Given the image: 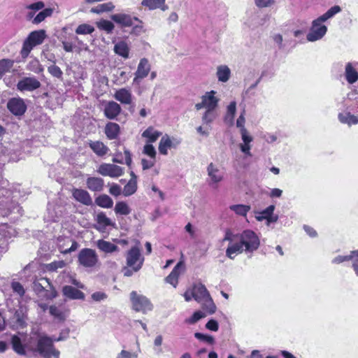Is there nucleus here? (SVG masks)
<instances>
[{"label":"nucleus","mask_w":358,"mask_h":358,"mask_svg":"<svg viewBox=\"0 0 358 358\" xmlns=\"http://www.w3.org/2000/svg\"><path fill=\"white\" fill-rule=\"evenodd\" d=\"M223 241L229 242L226 255L231 259H234L238 254L252 253L259 248L260 245L259 236L250 229L244 230L237 234H234L228 230L225 233Z\"/></svg>","instance_id":"f257e3e1"},{"label":"nucleus","mask_w":358,"mask_h":358,"mask_svg":"<svg viewBox=\"0 0 358 358\" xmlns=\"http://www.w3.org/2000/svg\"><path fill=\"white\" fill-rule=\"evenodd\" d=\"M220 99L215 90L206 92L201 96V101L195 104L197 110L204 109L201 116L203 124H210L218 117L217 108Z\"/></svg>","instance_id":"f03ea898"},{"label":"nucleus","mask_w":358,"mask_h":358,"mask_svg":"<svg viewBox=\"0 0 358 358\" xmlns=\"http://www.w3.org/2000/svg\"><path fill=\"white\" fill-rule=\"evenodd\" d=\"M29 350L36 356L41 358H60V351L54 345V342L59 341L61 338H51L44 334L37 335Z\"/></svg>","instance_id":"7ed1b4c3"},{"label":"nucleus","mask_w":358,"mask_h":358,"mask_svg":"<svg viewBox=\"0 0 358 358\" xmlns=\"http://www.w3.org/2000/svg\"><path fill=\"white\" fill-rule=\"evenodd\" d=\"M341 11V8L339 6H334L323 15L313 20L309 32L306 36L307 41L315 42L321 40L327 32V27L324 23Z\"/></svg>","instance_id":"20e7f679"},{"label":"nucleus","mask_w":358,"mask_h":358,"mask_svg":"<svg viewBox=\"0 0 358 358\" xmlns=\"http://www.w3.org/2000/svg\"><path fill=\"white\" fill-rule=\"evenodd\" d=\"M193 289L194 300L199 303L209 314H213L216 310V306L205 285L201 283L195 284Z\"/></svg>","instance_id":"39448f33"},{"label":"nucleus","mask_w":358,"mask_h":358,"mask_svg":"<svg viewBox=\"0 0 358 358\" xmlns=\"http://www.w3.org/2000/svg\"><path fill=\"white\" fill-rule=\"evenodd\" d=\"M46 34L45 30L41 29L31 31L24 41L20 55L23 59H26L34 47L43 43Z\"/></svg>","instance_id":"423d86ee"},{"label":"nucleus","mask_w":358,"mask_h":358,"mask_svg":"<svg viewBox=\"0 0 358 358\" xmlns=\"http://www.w3.org/2000/svg\"><path fill=\"white\" fill-rule=\"evenodd\" d=\"M130 299L134 310L137 312L145 314L153 308L152 304L146 296L138 294L135 291L131 292Z\"/></svg>","instance_id":"0eeeda50"},{"label":"nucleus","mask_w":358,"mask_h":358,"mask_svg":"<svg viewBox=\"0 0 358 358\" xmlns=\"http://www.w3.org/2000/svg\"><path fill=\"white\" fill-rule=\"evenodd\" d=\"M126 260L128 267L131 268L134 271H138L143 264L144 257L141 253L140 248L134 246L127 252Z\"/></svg>","instance_id":"6e6552de"},{"label":"nucleus","mask_w":358,"mask_h":358,"mask_svg":"<svg viewBox=\"0 0 358 358\" xmlns=\"http://www.w3.org/2000/svg\"><path fill=\"white\" fill-rule=\"evenodd\" d=\"M206 171L210 186L217 187L224 180V173L217 164L210 163L206 168Z\"/></svg>","instance_id":"1a4fd4ad"},{"label":"nucleus","mask_w":358,"mask_h":358,"mask_svg":"<svg viewBox=\"0 0 358 358\" xmlns=\"http://www.w3.org/2000/svg\"><path fill=\"white\" fill-rule=\"evenodd\" d=\"M78 262L85 268H92L96 265L99 261L96 252L90 248H85L80 251Z\"/></svg>","instance_id":"9d476101"},{"label":"nucleus","mask_w":358,"mask_h":358,"mask_svg":"<svg viewBox=\"0 0 358 358\" xmlns=\"http://www.w3.org/2000/svg\"><path fill=\"white\" fill-rule=\"evenodd\" d=\"M97 172L103 176L118 178L123 175L124 169L113 164H101L97 169Z\"/></svg>","instance_id":"9b49d317"},{"label":"nucleus","mask_w":358,"mask_h":358,"mask_svg":"<svg viewBox=\"0 0 358 358\" xmlns=\"http://www.w3.org/2000/svg\"><path fill=\"white\" fill-rule=\"evenodd\" d=\"M180 143V139L165 134L160 139L158 146L159 152L163 155H167L169 149L176 148Z\"/></svg>","instance_id":"f8f14e48"},{"label":"nucleus","mask_w":358,"mask_h":358,"mask_svg":"<svg viewBox=\"0 0 358 358\" xmlns=\"http://www.w3.org/2000/svg\"><path fill=\"white\" fill-rule=\"evenodd\" d=\"M151 66L148 59L142 58L137 66V70L134 73L133 83L138 85L141 80L147 77L150 71Z\"/></svg>","instance_id":"ddd939ff"},{"label":"nucleus","mask_w":358,"mask_h":358,"mask_svg":"<svg viewBox=\"0 0 358 358\" xmlns=\"http://www.w3.org/2000/svg\"><path fill=\"white\" fill-rule=\"evenodd\" d=\"M274 210L275 206L271 205L262 211L255 212V217L259 222L266 220V224L268 226L271 223H275L278 220V216L273 213Z\"/></svg>","instance_id":"4468645a"},{"label":"nucleus","mask_w":358,"mask_h":358,"mask_svg":"<svg viewBox=\"0 0 358 358\" xmlns=\"http://www.w3.org/2000/svg\"><path fill=\"white\" fill-rule=\"evenodd\" d=\"M7 108L15 116L24 115L27 110V106L24 100L20 97L10 99L7 103Z\"/></svg>","instance_id":"2eb2a0df"},{"label":"nucleus","mask_w":358,"mask_h":358,"mask_svg":"<svg viewBox=\"0 0 358 358\" xmlns=\"http://www.w3.org/2000/svg\"><path fill=\"white\" fill-rule=\"evenodd\" d=\"M40 87L41 83L34 77H24L17 84V89L20 92H32Z\"/></svg>","instance_id":"dca6fc26"},{"label":"nucleus","mask_w":358,"mask_h":358,"mask_svg":"<svg viewBox=\"0 0 358 358\" xmlns=\"http://www.w3.org/2000/svg\"><path fill=\"white\" fill-rule=\"evenodd\" d=\"M58 247L62 253L67 254L76 250L78 244L70 238H58Z\"/></svg>","instance_id":"f3484780"},{"label":"nucleus","mask_w":358,"mask_h":358,"mask_svg":"<svg viewBox=\"0 0 358 358\" xmlns=\"http://www.w3.org/2000/svg\"><path fill=\"white\" fill-rule=\"evenodd\" d=\"M73 199L78 202L81 203L85 206H90L92 204V199L89 192L83 189L73 188L71 190Z\"/></svg>","instance_id":"a211bd4d"},{"label":"nucleus","mask_w":358,"mask_h":358,"mask_svg":"<svg viewBox=\"0 0 358 358\" xmlns=\"http://www.w3.org/2000/svg\"><path fill=\"white\" fill-rule=\"evenodd\" d=\"M184 270V263L180 261L176 265L171 273L165 278V281L173 285L174 287H176L178 282V277Z\"/></svg>","instance_id":"6ab92c4d"},{"label":"nucleus","mask_w":358,"mask_h":358,"mask_svg":"<svg viewBox=\"0 0 358 358\" xmlns=\"http://www.w3.org/2000/svg\"><path fill=\"white\" fill-rule=\"evenodd\" d=\"M241 137V143H239L238 148L246 156L251 157L252 142L253 137L250 135V132L240 134Z\"/></svg>","instance_id":"aec40b11"},{"label":"nucleus","mask_w":358,"mask_h":358,"mask_svg":"<svg viewBox=\"0 0 358 358\" xmlns=\"http://www.w3.org/2000/svg\"><path fill=\"white\" fill-rule=\"evenodd\" d=\"M120 106L115 101L107 102L104 106L103 110L105 116L110 120L115 119L116 117L120 113Z\"/></svg>","instance_id":"412c9836"},{"label":"nucleus","mask_w":358,"mask_h":358,"mask_svg":"<svg viewBox=\"0 0 358 358\" xmlns=\"http://www.w3.org/2000/svg\"><path fill=\"white\" fill-rule=\"evenodd\" d=\"M215 75L219 82L223 83H227L231 78V69L227 65H219L216 68Z\"/></svg>","instance_id":"4be33fe9"},{"label":"nucleus","mask_w":358,"mask_h":358,"mask_svg":"<svg viewBox=\"0 0 358 358\" xmlns=\"http://www.w3.org/2000/svg\"><path fill=\"white\" fill-rule=\"evenodd\" d=\"M110 18L117 24L125 27H131L134 20L131 15L124 13L113 14Z\"/></svg>","instance_id":"5701e85b"},{"label":"nucleus","mask_w":358,"mask_h":358,"mask_svg":"<svg viewBox=\"0 0 358 358\" xmlns=\"http://www.w3.org/2000/svg\"><path fill=\"white\" fill-rule=\"evenodd\" d=\"M87 187L93 192H101L103 189L104 182L101 178L89 177L86 181Z\"/></svg>","instance_id":"b1692460"},{"label":"nucleus","mask_w":358,"mask_h":358,"mask_svg":"<svg viewBox=\"0 0 358 358\" xmlns=\"http://www.w3.org/2000/svg\"><path fill=\"white\" fill-rule=\"evenodd\" d=\"M162 132L152 127H148L143 133L142 137L146 139V143H155L161 136Z\"/></svg>","instance_id":"393cba45"},{"label":"nucleus","mask_w":358,"mask_h":358,"mask_svg":"<svg viewBox=\"0 0 358 358\" xmlns=\"http://www.w3.org/2000/svg\"><path fill=\"white\" fill-rule=\"evenodd\" d=\"M236 101H231L226 107V113L224 120L229 125L234 124V117L236 113Z\"/></svg>","instance_id":"a878e982"},{"label":"nucleus","mask_w":358,"mask_h":358,"mask_svg":"<svg viewBox=\"0 0 358 358\" xmlns=\"http://www.w3.org/2000/svg\"><path fill=\"white\" fill-rule=\"evenodd\" d=\"M104 131L108 139L114 140L119 136L120 133V127L117 123L108 122L105 127Z\"/></svg>","instance_id":"bb28decb"},{"label":"nucleus","mask_w":358,"mask_h":358,"mask_svg":"<svg viewBox=\"0 0 358 358\" xmlns=\"http://www.w3.org/2000/svg\"><path fill=\"white\" fill-rule=\"evenodd\" d=\"M114 97L116 100L124 104H129L131 102L132 95L130 90L122 88L116 91L114 94Z\"/></svg>","instance_id":"cd10ccee"},{"label":"nucleus","mask_w":358,"mask_h":358,"mask_svg":"<svg viewBox=\"0 0 358 358\" xmlns=\"http://www.w3.org/2000/svg\"><path fill=\"white\" fill-rule=\"evenodd\" d=\"M166 0H143L141 5L148 8L150 10L160 8L162 10L168 9V6L165 4Z\"/></svg>","instance_id":"c85d7f7f"},{"label":"nucleus","mask_w":358,"mask_h":358,"mask_svg":"<svg viewBox=\"0 0 358 358\" xmlns=\"http://www.w3.org/2000/svg\"><path fill=\"white\" fill-rule=\"evenodd\" d=\"M62 291L66 297L71 299H84L85 298L83 292L71 286H64Z\"/></svg>","instance_id":"c756f323"},{"label":"nucleus","mask_w":358,"mask_h":358,"mask_svg":"<svg viewBox=\"0 0 358 358\" xmlns=\"http://www.w3.org/2000/svg\"><path fill=\"white\" fill-rule=\"evenodd\" d=\"M49 313L55 319L63 321L68 315V311L62 306H50Z\"/></svg>","instance_id":"7c9ffc66"},{"label":"nucleus","mask_w":358,"mask_h":358,"mask_svg":"<svg viewBox=\"0 0 358 358\" xmlns=\"http://www.w3.org/2000/svg\"><path fill=\"white\" fill-rule=\"evenodd\" d=\"M50 286V282L48 278H41L34 282L33 289L37 294H40Z\"/></svg>","instance_id":"2f4dec72"},{"label":"nucleus","mask_w":358,"mask_h":358,"mask_svg":"<svg viewBox=\"0 0 358 358\" xmlns=\"http://www.w3.org/2000/svg\"><path fill=\"white\" fill-rule=\"evenodd\" d=\"M11 344L13 350L19 355H27V351L25 346L22 344L20 338L16 335H14L11 338Z\"/></svg>","instance_id":"473e14b6"},{"label":"nucleus","mask_w":358,"mask_h":358,"mask_svg":"<svg viewBox=\"0 0 358 358\" xmlns=\"http://www.w3.org/2000/svg\"><path fill=\"white\" fill-rule=\"evenodd\" d=\"M114 51L117 55L125 59L129 57V47L127 43L124 41H120L115 45Z\"/></svg>","instance_id":"72a5a7b5"},{"label":"nucleus","mask_w":358,"mask_h":358,"mask_svg":"<svg viewBox=\"0 0 358 358\" xmlns=\"http://www.w3.org/2000/svg\"><path fill=\"white\" fill-rule=\"evenodd\" d=\"M96 246L101 251L106 253H112L118 250L117 245L104 240H98L96 241Z\"/></svg>","instance_id":"f704fd0d"},{"label":"nucleus","mask_w":358,"mask_h":358,"mask_svg":"<svg viewBox=\"0 0 358 358\" xmlns=\"http://www.w3.org/2000/svg\"><path fill=\"white\" fill-rule=\"evenodd\" d=\"M90 147L99 156L106 155L109 150L108 148L101 141H91Z\"/></svg>","instance_id":"c9c22d12"},{"label":"nucleus","mask_w":358,"mask_h":358,"mask_svg":"<svg viewBox=\"0 0 358 358\" xmlns=\"http://www.w3.org/2000/svg\"><path fill=\"white\" fill-rule=\"evenodd\" d=\"M345 74V78L350 84H353L358 80V73L351 63L346 64Z\"/></svg>","instance_id":"e433bc0d"},{"label":"nucleus","mask_w":358,"mask_h":358,"mask_svg":"<svg viewBox=\"0 0 358 358\" xmlns=\"http://www.w3.org/2000/svg\"><path fill=\"white\" fill-rule=\"evenodd\" d=\"M338 119L341 122L347 124L350 126L358 123V116H355L348 112L340 113L338 115Z\"/></svg>","instance_id":"4c0bfd02"},{"label":"nucleus","mask_w":358,"mask_h":358,"mask_svg":"<svg viewBox=\"0 0 358 358\" xmlns=\"http://www.w3.org/2000/svg\"><path fill=\"white\" fill-rule=\"evenodd\" d=\"M115 8V6L112 2H107L98 5L94 8H92L90 11L93 13L100 14L102 13L110 12Z\"/></svg>","instance_id":"58836bf2"},{"label":"nucleus","mask_w":358,"mask_h":358,"mask_svg":"<svg viewBox=\"0 0 358 358\" xmlns=\"http://www.w3.org/2000/svg\"><path fill=\"white\" fill-rule=\"evenodd\" d=\"M229 209L234 212L237 215L246 217L250 210V206L244 204H236L229 206Z\"/></svg>","instance_id":"ea45409f"},{"label":"nucleus","mask_w":358,"mask_h":358,"mask_svg":"<svg viewBox=\"0 0 358 358\" xmlns=\"http://www.w3.org/2000/svg\"><path fill=\"white\" fill-rule=\"evenodd\" d=\"M95 202L99 206L105 208H110L113 205L112 199L106 194H102L98 196L96 199Z\"/></svg>","instance_id":"a19ab883"},{"label":"nucleus","mask_w":358,"mask_h":358,"mask_svg":"<svg viewBox=\"0 0 358 358\" xmlns=\"http://www.w3.org/2000/svg\"><path fill=\"white\" fill-rule=\"evenodd\" d=\"M114 210L117 215H127L131 213L129 206L124 201L117 202Z\"/></svg>","instance_id":"79ce46f5"},{"label":"nucleus","mask_w":358,"mask_h":358,"mask_svg":"<svg viewBox=\"0 0 358 358\" xmlns=\"http://www.w3.org/2000/svg\"><path fill=\"white\" fill-rule=\"evenodd\" d=\"M97 27L103 31H105L107 34H110L115 28L114 24L107 20H101L96 22Z\"/></svg>","instance_id":"37998d69"},{"label":"nucleus","mask_w":358,"mask_h":358,"mask_svg":"<svg viewBox=\"0 0 358 358\" xmlns=\"http://www.w3.org/2000/svg\"><path fill=\"white\" fill-rule=\"evenodd\" d=\"M137 189L136 181L135 179H131L128 183L124 187L122 194L125 196L132 195Z\"/></svg>","instance_id":"c03bdc74"},{"label":"nucleus","mask_w":358,"mask_h":358,"mask_svg":"<svg viewBox=\"0 0 358 358\" xmlns=\"http://www.w3.org/2000/svg\"><path fill=\"white\" fill-rule=\"evenodd\" d=\"M27 69L36 74L43 72V67L36 59L31 60L27 66Z\"/></svg>","instance_id":"a18cd8bd"},{"label":"nucleus","mask_w":358,"mask_h":358,"mask_svg":"<svg viewBox=\"0 0 358 358\" xmlns=\"http://www.w3.org/2000/svg\"><path fill=\"white\" fill-rule=\"evenodd\" d=\"M96 222L99 227L104 229L108 226H113L112 221L106 215V214L101 213L96 215Z\"/></svg>","instance_id":"49530a36"},{"label":"nucleus","mask_w":358,"mask_h":358,"mask_svg":"<svg viewBox=\"0 0 358 358\" xmlns=\"http://www.w3.org/2000/svg\"><path fill=\"white\" fill-rule=\"evenodd\" d=\"M14 62L8 59H3L0 60V78L10 71L13 67Z\"/></svg>","instance_id":"de8ad7c7"},{"label":"nucleus","mask_w":358,"mask_h":358,"mask_svg":"<svg viewBox=\"0 0 358 358\" xmlns=\"http://www.w3.org/2000/svg\"><path fill=\"white\" fill-rule=\"evenodd\" d=\"M53 13L52 8H45L41 11L33 20V23L38 24L43 22L46 17L52 15Z\"/></svg>","instance_id":"09e8293b"},{"label":"nucleus","mask_w":358,"mask_h":358,"mask_svg":"<svg viewBox=\"0 0 358 358\" xmlns=\"http://www.w3.org/2000/svg\"><path fill=\"white\" fill-rule=\"evenodd\" d=\"M94 28L93 26L89 24H80L76 29V33L77 34H90L94 32Z\"/></svg>","instance_id":"8fccbe9b"},{"label":"nucleus","mask_w":358,"mask_h":358,"mask_svg":"<svg viewBox=\"0 0 358 358\" xmlns=\"http://www.w3.org/2000/svg\"><path fill=\"white\" fill-rule=\"evenodd\" d=\"M245 110H243V112L240 114L236 122V125L239 129L240 134H243L244 132H249L245 127Z\"/></svg>","instance_id":"3c124183"},{"label":"nucleus","mask_w":358,"mask_h":358,"mask_svg":"<svg viewBox=\"0 0 358 358\" xmlns=\"http://www.w3.org/2000/svg\"><path fill=\"white\" fill-rule=\"evenodd\" d=\"M205 317L206 314L204 313L200 310L196 311L190 317L185 319V322L189 324H193Z\"/></svg>","instance_id":"603ef678"},{"label":"nucleus","mask_w":358,"mask_h":358,"mask_svg":"<svg viewBox=\"0 0 358 358\" xmlns=\"http://www.w3.org/2000/svg\"><path fill=\"white\" fill-rule=\"evenodd\" d=\"M143 153L151 159L156 158L157 152L155 147L152 144L145 143V145L143 146Z\"/></svg>","instance_id":"864d4df0"},{"label":"nucleus","mask_w":358,"mask_h":358,"mask_svg":"<svg viewBox=\"0 0 358 358\" xmlns=\"http://www.w3.org/2000/svg\"><path fill=\"white\" fill-rule=\"evenodd\" d=\"M134 19L135 21L139 22L140 24L133 27L131 34L135 36H140L145 33L146 29L144 28L142 21H141L138 17H134Z\"/></svg>","instance_id":"5fc2aeb1"},{"label":"nucleus","mask_w":358,"mask_h":358,"mask_svg":"<svg viewBox=\"0 0 358 358\" xmlns=\"http://www.w3.org/2000/svg\"><path fill=\"white\" fill-rule=\"evenodd\" d=\"M351 260L352 262V251L348 255H338L332 259V263L336 264H341L344 262Z\"/></svg>","instance_id":"6e6d98bb"},{"label":"nucleus","mask_w":358,"mask_h":358,"mask_svg":"<svg viewBox=\"0 0 358 358\" xmlns=\"http://www.w3.org/2000/svg\"><path fill=\"white\" fill-rule=\"evenodd\" d=\"M194 336L197 339L204 341L209 344H213L214 343V338L211 336L205 335L201 333L196 332L194 334Z\"/></svg>","instance_id":"4d7b16f0"},{"label":"nucleus","mask_w":358,"mask_h":358,"mask_svg":"<svg viewBox=\"0 0 358 358\" xmlns=\"http://www.w3.org/2000/svg\"><path fill=\"white\" fill-rule=\"evenodd\" d=\"M254 2L259 8H268L274 4V0H254Z\"/></svg>","instance_id":"13d9d810"},{"label":"nucleus","mask_w":358,"mask_h":358,"mask_svg":"<svg viewBox=\"0 0 358 358\" xmlns=\"http://www.w3.org/2000/svg\"><path fill=\"white\" fill-rule=\"evenodd\" d=\"M48 72L54 77L60 78L62 76V71L60 68L56 65H51L48 69Z\"/></svg>","instance_id":"bf43d9fd"},{"label":"nucleus","mask_w":358,"mask_h":358,"mask_svg":"<svg viewBox=\"0 0 358 358\" xmlns=\"http://www.w3.org/2000/svg\"><path fill=\"white\" fill-rule=\"evenodd\" d=\"M206 126L201 125L196 128V132L203 136V137H208L210 135V127H208V124H205Z\"/></svg>","instance_id":"052dcab7"},{"label":"nucleus","mask_w":358,"mask_h":358,"mask_svg":"<svg viewBox=\"0 0 358 358\" xmlns=\"http://www.w3.org/2000/svg\"><path fill=\"white\" fill-rule=\"evenodd\" d=\"M11 287L14 292L19 294L20 296L24 294V289L23 286L18 282H13L11 283Z\"/></svg>","instance_id":"680f3d73"},{"label":"nucleus","mask_w":358,"mask_h":358,"mask_svg":"<svg viewBox=\"0 0 358 358\" xmlns=\"http://www.w3.org/2000/svg\"><path fill=\"white\" fill-rule=\"evenodd\" d=\"M141 164L143 170L150 169L155 164V159L150 158L149 160L146 159H142Z\"/></svg>","instance_id":"e2e57ef3"},{"label":"nucleus","mask_w":358,"mask_h":358,"mask_svg":"<svg viewBox=\"0 0 358 358\" xmlns=\"http://www.w3.org/2000/svg\"><path fill=\"white\" fill-rule=\"evenodd\" d=\"M354 271L358 275V250L352 251V264Z\"/></svg>","instance_id":"0e129e2a"},{"label":"nucleus","mask_w":358,"mask_h":358,"mask_svg":"<svg viewBox=\"0 0 358 358\" xmlns=\"http://www.w3.org/2000/svg\"><path fill=\"white\" fill-rule=\"evenodd\" d=\"M109 192L113 196H117L122 193L121 187L117 184H112L110 189Z\"/></svg>","instance_id":"69168bd1"},{"label":"nucleus","mask_w":358,"mask_h":358,"mask_svg":"<svg viewBox=\"0 0 358 358\" xmlns=\"http://www.w3.org/2000/svg\"><path fill=\"white\" fill-rule=\"evenodd\" d=\"M272 39L273 42L278 45L279 49H282L283 48V38L282 36L280 34H275L272 36Z\"/></svg>","instance_id":"338daca9"},{"label":"nucleus","mask_w":358,"mask_h":358,"mask_svg":"<svg viewBox=\"0 0 358 358\" xmlns=\"http://www.w3.org/2000/svg\"><path fill=\"white\" fill-rule=\"evenodd\" d=\"M116 358H137V356L131 353L129 351L122 350L117 356Z\"/></svg>","instance_id":"774afa93"}]
</instances>
